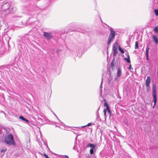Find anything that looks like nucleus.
Returning <instances> with one entry per match:
<instances>
[{
  "instance_id": "bb28decb",
  "label": "nucleus",
  "mask_w": 158,
  "mask_h": 158,
  "mask_svg": "<svg viewBox=\"0 0 158 158\" xmlns=\"http://www.w3.org/2000/svg\"><path fill=\"white\" fill-rule=\"evenodd\" d=\"M24 121H26L27 123H28V122H29L28 121L27 119L26 118L25 119Z\"/></svg>"
},
{
  "instance_id": "423d86ee",
  "label": "nucleus",
  "mask_w": 158,
  "mask_h": 158,
  "mask_svg": "<svg viewBox=\"0 0 158 158\" xmlns=\"http://www.w3.org/2000/svg\"><path fill=\"white\" fill-rule=\"evenodd\" d=\"M117 46V44H115L114 45L113 48V55H114V56H116V54L117 53V52H118Z\"/></svg>"
},
{
  "instance_id": "5701e85b",
  "label": "nucleus",
  "mask_w": 158,
  "mask_h": 158,
  "mask_svg": "<svg viewBox=\"0 0 158 158\" xmlns=\"http://www.w3.org/2000/svg\"><path fill=\"white\" fill-rule=\"evenodd\" d=\"M19 119H22V120L24 121L25 119V118H24L23 116H20L19 117Z\"/></svg>"
},
{
  "instance_id": "f257e3e1",
  "label": "nucleus",
  "mask_w": 158,
  "mask_h": 158,
  "mask_svg": "<svg viewBox=\"0 0 158 158\" xmlns=\"http://www.w3.org/2000/svg\"><path fill=\"white\" fill-rule=\"evenodd\" d=\"M4 141L6 144L9 145H15V142L14 137L12 134H9L5 137Z\"/></svg>"
},
{
  "instance_id": "2eb2a0df",
  "label": "nucleus",
  "mask_w": 158,
  "mask_h": 158,
  "mask_svg": "<svg viewBox=\"0 0 158 158\" xmlns=\"http://www.w3.org/2000/svg\"><path fill=\"white\" fill-rule=\"evenodd\" d=\"M139 48L138 46V43L137 41H136L135 42V49H138Z\"/></svg>"
},
{
  "instance_id": "cd10ccee",
  "label": "nucleus",
  "mask_w": 158,
  "mask_h": 158,
  "mask_svg": "<svg viewBox=\"0 0 158 158\" xmlns=\"http://www.w3.org/2000/svg\"><path fill=\"white\" fill-rule=\"evenodd\" d=\"M24 121H26L27 123H28V122H29L28 121L27 119L26 118L25 119Z\"/></svg>"
},
{
  "instance_id": "f8f14e48",
  "label": "nucleus",
  "mask_w": 158,
  "mask_h": 158,
  "mask_svg": "<svg viewBox=\"0 0 158 158\" xmlns=\"http://www.w3.org/2000/svg\"><path fill=\"white\" fill-rule=\"evenodd\" d=\"M121 71L120 70V69H118L117 71V77H120L121 75Z\"/></svg>"
},
{
  "instance_id": "393cba45",
  "label": "nucleus",
  "mask_w": 158,
  "mask_h": 158,
  "mask_svg": "<svg viewBox=\"0 0 158 158\" xmlns=\"http://www.w3.org/2000/svg\"><path fill=\"white\" fill-rule=\"evenodd\" d=\"M6 150V149H4V148H3L1 150V152H5Z\"/></svg>"
},
{
  "instance_id": "39448f33",
  "label": "nucleus",
  "mask_w": 158,
  "mask_h": 158,
  "mask_svg": "<svg viewBox=\"0 0 158 158\" xmlns=\"http://www.w3.org/2000/svg\"><path fill=\"white\" fill-rule=\"evenodd\" d=\"M151 82V78L150 76H148L145 81V84L147 88L149 87L150 84Z\"/></svg>"
},
{
  "instance_id": "412c9836",
  "label": "nucleus",
  "mask_w": 158,
  "mask_h": 158,
  "mask_svg": "<svg viewBox=\"0 0 158 158\" xmlns=\"http://www.w3.org/2000/svg\"><path fill=\"white\" fill-rule=\"evenodd\" d=\"M94 149H91L90 150V153L91 154H93L94 153Z\"/></svg>"
},
{
  "instance_id": "aec40b11",
  "label": "nucleus",
  "mask_w": 158,
  "mask_h": 158,
  "mask_svg": "<svg viewBox=\"0 0 158 158\" xmlns=\"http://www.w3.org/2000/svg\"><path fill=\"white\" fill-rule=\"evenodd\" d=\"M154 12H155L156 15V16H158V10L155 9L154 10Z\"/></svg>"
},
{
  "instance_id": "1a4fd4ad",
  "label": "nucleus",
  "mask_w": 158,
  "mask_h": 158,
  "mask_svg": "<svg viewBox=\"0 0 158 158\" xmlns=\"http://www.w3.org/2000/svg\"><path fill=\"white\" fill-rule=\"evenodd\" d=\"M96 146V145L94 144H92L91 143H89L86 146V148L90 147L92 148L91 149H94Z\"/></svg>"
},
{
  "instance_id": "7c9ffc66",
  "label": "nucleus",
  "mask_w": 158,
  "mask_h": 158,
  "mask_svg": "<svg viewBox=\"0 0 158 158\" xmlns=\"http://www.w3.org/2000/svg\"><path fill=\"white\" fill-rule=\"evenodd\" d=\"M86 126H86V125H85V126H82V127H86Z\"/></svg>"
},
{
  "instance_id": "6ab92c4d",
  "label": "nucleus",
  "mask_w": 158,
  "mask_h": 158,
  "mask_svg": "<svg viewBox=\"0 0 158 158\" xmlns=\"http://www.w3.org/2000/svg\"><path fill=\"white\" fill-rule=\"evenodd\" d=\"M43 156L45 158H49L48 156L45 153H44L42 154Z\"/></svg>"
},
{
  "instance_id": "ddd939ff",
  "label": "nucleus",
  "mask_w": 158,
  "mask_h": 158,
  "mask_svg": "<svg viewBox=\"0 0 158 158\" xmlns=\"http://www.w3.org/2000/svg\"><path fill=\"white\" fill-rule=\"evenodd\" d=\"M156 101H157L156 98H153V102H154V105L153 106V108H154L156 106Z\"/></svg>"
},
{
  "instance_id": "2f4dec72",
  "label": "nucleus",
  "mask_w": 158,
  "mask_h": 158,
  "mask_svg": "<svg viewBox=\"0 0 158 158\" xmlns=\"http://www.w3.org/2000/svg\"><path fill=\"white\" fill-rule=\"evenodd\" d=\"M65 156L67 158H69V157L67 156Z\"/></svg>"
},
{
  "instance_id": "20e7f679",
  "label": "nucleus",
  "mask_w": 158,
  "mask_h": 158,
  "mask_svg": "<svg viewBox=\"0 0 158 158\" xmlns=\"http://www.w3.org/2000/svg\"><path fill=\"white\" fill-rule=\"evenodd\" d=\"M10 6V4L9 3H6L4 4L2 6V9L4 11H6L8 10Z\"/></svg>"
},
{
  "instance_id": "7ed1b4c3",
  "label": "nucleus",
  "mask_w": 158,
  "mask_h": 158,
  "mask_svg": "<svg viewBox=\"0 0 158 158\" xmlns=\"http://www.w3.org/2000/svg\"><path fill=\"white\" fill-rule=\"evenodd\" d=\"M44 36L47 39L49 40L52 37V35L50 33L44 32Z\"/></svg>"
},
{
  "instance_id": "0eeeda50",
  "label": "nucleus",
  "mask_w": 158,
  "mask_h": 158,
  "mask_svg": "<svg viewBox=\"0 0 158 158\" xmlns=\"http://www.w3.org/2000/svg\"><path fill=\"white\" fill-rule=\"evenodd\" d=\"M153 89V98H156V85H154L152 87Z\"/></svg>"
},
{
  "instance_id": "f3484780",
  "label": "nucleus",
  "mask_w": 158,
  "mask_h": 158,
  "mask_svg": "<svg viewBox=\"0 0 158 158\" xmlns=\"http://www.w3.org/2000/svg\"><path fill=\"white\" fill-rule=\"evenodd\" d=\"M111 67L112 69H113L115 66V65L113 61H112L111 63Z\"/></svg>"
},
{
  "instance_id": "c85d7f7f",
  "label": "nucleus",
  "mask_w": 158,
  "mask_h": 158,
  "mask_svg": "<svg viewBox=\"0 0 158 158\" xmlns=\"http://www.w3.org/2000/svg\"><path fill=\"white\" fill-rule=\"evenodd\" d=\"M149 89H150V87L148 88L147 89V90L148 92H149Z\"/></svg>"
},
{
  "instance_id": "6e6552de",
  "label": "nucleus",
  "mask_w": 158,
  "mask_h": 158,
  "mask_svg": "<svg viewBox=\"0 0 158 158\" xmlns=\"http://www.w3.org/2000/svg\"><path fill=\"white\" fill-rule=\"evenodd\" d=\"M125 55L127 56V57L124 58V59L125 60H126L128 63H130L131 62L130 60V57L128 54V52L126 53H125Z\"/></svg>"
},
{
  "instance_id": "a878e982",
  "label": "nucleus",
  "mask_w": 158,
  "mask_h": 158,
  "mask_svg": "<svg viewBox=\"0 0 158 158\" xmlns=\"http://www.w3.org/2000/svg\"><path fill=\"white\" fill-rule=\"evenodd\" d=\"M91 125V123H88L87 125V126H89Z\"/></svg>"
},
{
  "instance_id": "a211bd4d",
  "label": "nucleus",
  "mask_w": 158,
  "mask_h": 158,
  "mask_svg": "<svg viewBox=\"0 0 158 158\" xmlns=\"http://www.w3.org/2000/svg\"><path fill=\"white\" fill-rule=\"evenodd\" d=\"M103 112H104V117H105V118H106V109H104L103 110Z\"/></svg>"
},
{
  "instance_id": "9d476101",
  "label": "nucleus",
  "mask_w": 158,
  "mask_h": 158,
  "mask_svg": "<svg viewBox=\"0 0 158 158\" xmlns=\"http://www.w3.org/2000/svg\"><path fill=\"white\" fill-rule=\"evenodd\" d=\"M152 37L155 43L157 44H158V40L157 36L155 35H153Z\"/></svg>"
},
{
  "instance_id": "9b49d317",
  "label": "nucleus",
  "mask_w": 158,
  "mask_h": 158,
  "mask_svg": "<svg viewBox=\"0 0 158 158\" xmlns=\"http://www.w3.org/2000/svg\"><path fill=\"white\" fill-rule=\"evenodd\" d=\"M149 48L148 47L147 48L146 51V59L147 60H148V52L149 51Z\"/></svg>"
},
{
  "instance_id": "f03ea898",
  "label": "nucleus",
  "mask_w": 158,
  "mask_h": 158,
  "mask_svg": "<svg viewBox=\"0 0 158 158\" xmlns=\"http://www.w3.org/2000/svg\"><path fill=\"white\" fill-rule=\"evenodd\" d=\"M110 34L108 38V40L107 41V44L109 45L111 43V40L114 39L115 36V32L112 29L110 30Z\"/></svg>"
},
{
  "instance_id": "4be33fe9",
  "label": "nucleus",
  "mask_w": 158,
  "mask_h": 158,
  "mask_svg": "<svg viewBox=\"0 0 158 158\" xmlns=\"http://www.w3.org/2000/svg\"><path fill=\"white\" fill-rule=\"evenodd\" d=\"M155 31L157 33H158V26L156 27L155 28Z\"/></svg>"
},
{
  "instance_id": "dca6fc26",
  "label": "nucleus",
  "mask_w": 158,
  "mask_h": 158,
  "mask_svg": "<svg viewBox=\"0 0 158 158\" xmlns=\"http://www.w3.org/2000/svg\"><path fill=\"white\" fill-rule=\"evenodd\" d=\"M118 49L122 53H124V51L122 49L121 47H120V46H119L118 48Z\"/></svg>"
},
{
  "instance_id": "c756f323",
  "label": "nucleus",
  "mask_w": 158,
  "mask_h": 158,
  "mask_svg": "<svg viewBox=\"0 0 158 158\" xmlns=\"http://www.w3.org/2000/svg\"><path fill=\"white\" fill-rule=\"evenodd\" d=\"M131 64H130V66H129V69H131Z\"/></svg>"
},
{
  "instance_id": "b1692460",
  "label": "nucleus",
  "mask_w": 158,
  "mask_h": 158,
  "mask_svg": "<svg viewBox=\"0 0 158 158\" xmlns=\"http://www.w3.org/2000/svg\"><path fill=\"white\" fill-rule=\"evenodd\" d=\"M106 109V110H107L108 112L110 114L111 113V112L110 110L109 107L107 109Z\"/></svg>"
},
{
  "instance_id": "4468645a",
  "label": "nucleus",
  "mask_w": 158,
  "mask_h": 158,
  "mask_svg": "<svg viewBox=\"0 0 158 158\" xmlns=\"http://www.w3.org/2000/svg\"><path fill=\"white\" fill-rule=\"evenodd\" d=\"M104 106L106 107V108L107 109L109 107V106L107 104V103L106 102V100L105 99L104 100Z\"/></svg>"
}]
</instances>
